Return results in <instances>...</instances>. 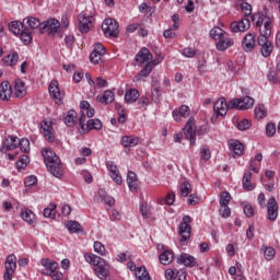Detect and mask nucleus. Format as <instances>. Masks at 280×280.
Instances as JSON below:
<instances>
[{
	"label": "nucleus",
	"mask_w": 280,
	"mask_h": 280,
	"mask_svg": "<svg viewBox=\"0 0 280 280\" xmlns=\"http://www.w3.org/2000/svg\"><path fill=\"white\" fill-rule=\"evenodd\" d=\"M198 202H200V198L196 195H189L188 196V199H187V205H190V206H196L198 205Z\"/></svg>",
	"instance_id": "64"
},
{
	"label": "nucleus",
	"mask_w": 280,
	"mask_h": 280,
	"mask_svg": "<svg viewBox=\"0 0 280 280\" xmlns=\"http://www.w3.org/2000/svg\"><path fill=\"white\" fill-rule=\"evenodd\" d=\"M42 155L44 156V162L48 172L55 176V178H62L65 170L62 168V162L56 152L51 149H43Z\"/></svg>",
	"instance_id": "2"
},
{
	"label": "nucleus",
	"mask_w": 280,
	"mask_h": 280,
	"mask_svg": "<svg viewBox=\"0 0 280 280\" xmlns=\"http://www.w3.org/2000/svg\"><path fill=\"white\" fill-rule=\"evenodd\" d=\"M97 100L101 104H113V102H115V93L110 90H106L103 96H97Z\"/></svg>",
	"instance_id": "36"
},
{
	"label": "nucleus",
	"mask_w": 280,
	"mask_h": 280,
	"mask_svg": "<svg viewBox=\"0 0 280 280\" xmlns=\"http://www.w3.org/2000/svg\"><path fill=\"white\" fill-rule=\"evenodd\" d=\"M160 264L163 266H170L171 262L174 261V252L170 249H163V252L159 256Z\"/></svg>",
	"instance_id": "30"
},
{
	"label": "nucleus",
	"mask_w": 280,
	"mask_h": 280,
	"mask_svg": "<svg viewBox=\"0 0 280 280\" xmlns=\"http://www.w3.org/2000/svg\"><path fill=\"white\" fill-rule=\"evenodd\" d=\"M165 277L167 280H185L187 279V271L184 269H166Z\"/></svg>",
	"instance_id": "19"
},
{
	"label": "nucleus",
	"mask_w": 280,
	"mask_h": 280,
	"mask_svg": "<svg viewBox=\"0 0 280 280\" xmlns=\"http://www.w3.org/2000/svg\"><path fill=\"white\" fill-rule=\"evenodd\" d=\"M40 34H60V21L56 19H49L42 23V26L39 27Z\"/></svg>",
	"instance_id": "7"
},
{
	"label": "nucleus",
	"mask_w": 280,
	"mask_h": 280,
	"mask_svg": "<svg viewBox=\"0 0 280 280\" xmlns=\"http://www.w3.org/2000/svg\"><path fill=\"white\" fill-rule=\"evenodd\" d=\"M139 100V91L137 89L128 90L125 93V102L126 104H132Z\"/></svg>",
	"instance_id": "34"
},
{
	"label": "nucleus",
	"mask_w": 280,
	"mask_h": 280,
	"mask_svg": "<svg viewBox=\"0 0 280 280\" xmlns=\"http://www.w3.org/2000/svg\"><path fill=\"white\" fill-rule=\"evenodd\" d=\"M127 185L130 191H137V174L132 171L127 174Z\"/></svg>",
	"instance_id": "37"
},
{
	"label": "nucleus",
	"mask_w": 280,
	"mask_h": 280,
	"mask_svg": "<svg viewBox=\"0 0 280 280\" xmlns=\"http://www.w3.org/2000/svg\"><path fill=\"white\" fill-rule=\"evenodd\" d=\"M85 130L86 132H91V130H102V120L97 118L88 120Z\"/></svg>",
	"instance_id": "39"
},
{
	"label": "nucleus",
	"mask_w": 280,
	"mask_h": 280,
	"mask_svg": "<svg viewBox=\"0 0 280 280\" xmlns=\"http://www.w3.org/2000/svg\"><path fill=\"white\" fill-rule=\"evenodd\" d=\"M231 107L229 106V103H226V98L221 97L217 101V103L213 106V110L215 115H220L221 117H224L226 115V109Z\"/></svg>",
	"instance_id": "22"
},
{
	"label": "nucleus",
	"mask_w": 280,
	"mask_h": 280,
	"mask_svg": "<svg viewBox=\"0 0 280 280\" xmlns=\"http://www.w3.org/2000/svg\"><path fill=\"white\" fill-rule=\"evenodd\" d=\"M253 106H255V98H253L250 96L234 98L229 102V107L231 108V110L233 108H236V110H248Z\"/></svg>",
	"instance_id": "4"
},
{
	"label": "nucleus",
	"mask_w": 280,
	"mask_h": 280,
	"mask_svg": "<svg viewBox=\"0 0 280 280\" xmlns=\"http://www.w3.org/2000/svg\"><path fill=\"white\" fill-rule=\"evenodd\" d=\"M40 264L44 267V269H42V275H46V277L54 275V271H56L58 268V262L49 260V258H43Z\"/></svg>",
	"instance_id": "18"
},
{
	"label": "nucleus",
	"mask_w": 280,
	"mask_h": 280,
	"mask_svg": "<svg viewBox=\"0 0 280 280\" xmlns=\"http://www.w3.org/2000/svg\"><path fill=\"white\" fill-rule=\"evenodd\" d=\"M172 115H173V119H175L176 121H180L182 117L187 119V117L191 115V109L187 105H182L179 109H174Z\"/></svg>",
	"instance_id": "25"
},
{
	"label": "nucleus",
	"mask_w": 280,
	"mask_h": 280,
	"mask_svg": "<svg viewBox=\"0 0 280 280\" xmlns=\"http://www.w3.org/2000/svg\"><path fill=\"white\" fill-rule=\"evenodd\" d=\"M19 62V54L18 52H11L10 55L7 56L5 58V63L9 65L10 67H14Z\"/></svg>",
	"instance_id": "51"
},
{
	"label": "nucleus",
	"mask_w": 280,
	"mask_h": 280,
	"mask_svg": "<svg viewBox=\"0 0 280 280\" xmlns=\"http://www.w3.org/2000/svg\"><path fill=\"white\" fill-rule=\"evenodd\" d=\"M244 213L246 218H253V215H255V209H253V206L247 203L244 207Z\"/></svg>",
	"instance_id": "63"
},
{
	"label": "nucleus",
	"mask_w": 280,
	"mask_h": 280,
	"mask_svg": "<svg viewBox=\"0 0 280 280\" xmlns=\"http://www.w3.org/2000/svg\"><path fill=\"white\" fill-rule=\"evenodd\" d=\"M18 145H20V150L22 152H25V154H27V152H30V140L26 138H22L20 140V143H18Z\"/></svg>",
	"instance_id": "54"
},
{
	"label": "nucleus",
	"mask_w": 280,
	"mask_h": 280,
	"mask_svg": "<svg viewBox=\"0 0 280 280\" xmlns=\"http://www.w3.org/2000/svg\"><path fill=\"white\" fill-rule=\"evenodd\" d=\"M225 35H226V32L218 26L213 27L210 31V36H211V38H213V40H219Z\"/></svg>",
	"instance_id": "43"
},
{
	"label": "nucleus",
	"mask_w": 280,
	"mask_h": 280,
	"mask_svg": "<svg viewBox=\"0 0 280 280\" xmlns=\"http://www.w3.org/2000/svg\"><path fill=\"white\" fill-rule=\"evenodd\" d=\"M152 69H154V67H152V65H147L144 66V68L135 77V82H139L141 80H143V78H148L150 75V73H152Z\"/></svg>",
	"instance_id": "38"
},
{
	"label": "nucleus",
	"mask_w": 280,
	"mask_h": 280,
	"mask_svg": "<svg viewBox=\"0 0 280 280\" xmlns=\"http://www.w3.org/2000/svg\"><path fill=\"white\" fill-rule=\"evenodd\" d=\"M219 213L223 218H231V208L229 206H220Z\"/></svg>",
	"instance_id": "59"
},
{
	"label": "nucleus",
	"mask_w": 280,
	"mask_h": 280,
	"mask_svg": "<svg viewBox=\"0 0 280 280\" xmlns=\"http://www.w3.org/2000/svg\"><path fill=\"white\" fill-rule=\"evenodd\" d=\"M137 279H150V273L145 270V267H140L136 269Z\"/></svg>",
	"instance_id": "53"
},
{
	"label": "nucleus",
	"mask_w": 280,
	"mask_h": 280,
	"mask_svg": "<svg viewBox=\"0 0 280 280\" xmlns=\"http://www.w3.org/2000/svg\"><path fill=\"white\" fill-rule=\"evenodd\" d=\"M20 215L22 220L26 222V224H30V226H34L36 224V214H34L32 210L27 208H22Z\"/></svg>",
	"instance_id": "26"
},
{
	"label": "nucleus",
	"mask_w": 280,
	"mask_h": 280,
	"mask_svg": "<svg viewBox=\"0 0 280 280\" xmlns=\"http://www.w3.org/2000/svg\"><path fill=\"white\" fill-rule=\"evenodd\" d=\"M230 150H232L236 156H242V154H244V144L238 140H232L230 142Z\"/></svg>",
	"instance_id": "35"
},
{
	"label": "nucleus",
	"mask_w": 280,
	"mask_h": 280,
	"mask_svg": "<svg viewBox=\"0 0 280 280\" xmlns=\"http://www.w3.org/2000/svg\"><path fill=\"white\" fill-rule=\"evenodd\" d=\"M12 97V85L10 82L3 81L0 84V100L8 102Z\"/></svg>",
	"instance_id": "24"
},
{
	"label": "nucleus",
	"mask_w": 280,
	"mask_h": 280,
	"mask_svg": "<svg viewBox=\"0 0 280 280\" xmlns=\"http://www.w3.org/2000/svg\"><path fill=\"white\" fill-rule=\"evenodd\" d=\"M252 23L259 27V36L257 39V45L260 47V54L264 58H270L272 54V42H270V36L272 34V16L267 15V13L257 12L252 15Z\"/></svg>",
	"instance_id": "1"
},
{
	"label": "nucleus",
	"mask_w": 280,
	"mask_h": 280,
	"mask_svg": "<svg viewBox=\"0 0 280 280\" xmlns=\"http://www.w3.org/2000/svg\"><path fill=\"white\" fill-rule=\"evenodd\" d=\"M252 179L253 173L250 171L245 172L242 180L245 191H253L255 189V184L250 183Z\"/></svg>",
	"instance_id": "31"
},
{
	"label": "nucleus",
	"mask_w": 280,
	"mask_h": 280,
	"mask_svg": "<svg viewBox=\"0 0 280 280\" xmlns=\"http://www.w3.org/2000/svg\"><path fill=\"white\" fill-rule=\"evenodd\" d=\"M179 194L184 198H187L189 194H191V184L189 182H184L183 184L179 185Z\"/></svg>",
	"instance_id": "46"
},
{
	"label": "nucleus",
	"mask_w": 280,
	"mask_h": 280,
	"mask_svg": "<svg viewBox=\"0 0 280 280\" xmlns=\"http://www.w3.org/2000/svg\"><path fill=\"white\" fill-rule=\"evenodd\" d=\"M104 56H106V48L102 44L97 43L90 55V61L93 65H100V61Z\"/></svg>",
	"instance_id": "14"
},
{
	"label": "nucleus",
	"mask_w": 280,
	"mask_h": 280,
	"mask_svg": "<svg viewBox=\"0 0 280 280\" xmlns=\"http://www.w3.org/2000/svg\"><path fill=\"white\" fill-rule=\"evenodd\" d=\"M241 10L245 19H247V16H250L253 14V7L248 2H242Z\"/></svg>",
	"instance_id": "52"
},
{
	"label": "nucleus",
	"mask_w": 280,
	"mask_h": 280,
	"mask_svg": "<svg viewBox=\"0 0 280 280\" xmlns=\"http://www.w3.org/2000/svg\"><path fill=\"white\" fill-rule=\"evenodd\" d=\"M200 156L202 161H209V159H211V150H209L207 147H201Z\"/></svg>",
	"instance_id": "57"
},
{
	"label": "nucleus",
	"mask_w": 280,
	"mask_h": 280,
	"mask_svg": "<svg viewBox=\"0 0 280 280\" xmlns=\"http://www.w3.org/2000/svg\"><path fill=\"white\" fill-rule=\"evenodd\" d=\"M267 80L271 82L272 84H279V77L275 72V70L270 69L267 74Z\"/></svg>",
	"instance_id": "56"
},
{
	"label": "nucleus",
	"mask_w": 280,
	"mask_h": 280,
	"mask_svg": "<svg viewBox=\"0 0 280 280\" xmlns=\"http://www.w3.org/2000/svg\"><path fill=\"white\" fill-rule=\"evenodd\" d=\"M191 217L184 215L183 222L178 225V234L180 235L179 242L183 244V242H187L189 237H191Z\"/></svg>",
	"instance_id": "6"
},
{
	"label": "nucleus",
	"mask_w": 280,
	"mask_h": 280,
	"mask_svg": "<svg viewBox=\"0 0 280 280\" xmlns=\"http://www.w3.org/2000/svg\"><path fill=\"white\" fill-rule=\"evenodd\" d=\"M211 127L208 124L200 126L196 131V120L189 118L184 128V137L190 142V145H196V135L202 137V135H208Z\"/></svg>",
	"instance_id": "3"
},
{
	"label": "nucleus",
	"mask_w": 280,
	"mask_h": 280,
	"mask_svg": "<svg viewBox=\"0 0 280 280\" xmlns=\"http://www.w3.org/2000/svg\"><path fill=\"white\" fill-rule=\"evenodd\" d=\"M261 250L264 252L265 259L267 261H272V259H275V255L277 254V252L275 250L273 247L262 245Z\"/></svg>",
	"instance_id": "42"
},
{
	"label": "nucleus",
	"mask_w": 280,
	"mask_h": 280,
	"mask_svg": "<svg viewBox=\"0 0 280 280\" xmlns=\"http://www.w3.org/2000/svg\"><path fill=\"white\" fill-rule=\"evenodd\" d=\"M9 30L15 36H19L23 32V22L13 21L9 24Z\"/></svg>",
	"instance_id": "41"
},
{
	"label": "nucleus",
	"mask_w": 280,
	"mask_h": 280,
	"mask_svg": "<svg viewBox=\"0 0 280 280\" xmlns=\"http://www.w3.org/2000/svg\"><path fill=\"white\" fill-rule=\"evenodd\" d=\"M20 143H21V139H19V137L9 136L4 140V148H7V150H16V148H19Z\"/></svg>",
	"instance_id": "32"
},
{
	"label": "nucleus",
	"mask_w": 280,
	"mask_h": 280,
	"mask_svg": "<svg viewBox=\"0 0 280 280\" xmlns=\"http://www.w3.org/2000/svg\"><path fill=\"white\" fill-rule=\"evenodd\" d=\"M279 218V203L275 197H270L267 202V220L275 222Z\"/></svg>",
	"instance_id": "11"
},
{
	"label": "nucleus",
	"mask_w": 280,
	"mask_h": 280,
	"mask_svg": "<svg viewBox=\"0 0 280 280\" xmlns=\"http://www.w3.org/2000/svg\"><path fill=\"white\" fill-rule=\"evenodd\" d=\"M94 266V272L100 280H109L108 270H110V265H108L104 258H101Z\"/></svg>",
	"instance_id": "10"
},
{
	"label": "nucleus",
	"mask_w": 280,
	"mask_h": 280,
	"mask_svg": "<svg viewBox=\"0 0 280 280\" xmlns=\"http://www.w3.org/2000/svg\"><path fill=\"white\" fill-rule=\"evenodd\" d=\"M27 95V90L25 89V82L21 79H15L14 81V96L15 97H25Z\"/></svg>",
	"instance_id": "29"
},
{
	"label": "nucleus",
	"mask_w": 280,
	"mask_h": 280,
	"mask_svg": "<svg viewBox=\"0 0 280 280\" xmlns=\"http://www.w3.org/2000/svg\"><path fill=\"white\" fill-rule=\"evenodd\" d=\"M94 250L102 257H106V247L104 246V244H102V242H94Z\"/></svg>",
	"instance_id": "49"
},
{
	"label": "nucleus",
	"mask_w": 280,
	"mask_h": 280,
	"mask_svg": "<svg viewBox=\"0 0 280 280\" xmlns=\"http://www.w3.org/2000/svg\"><path fill=\"white\" fill-rule=\"evenodd\" d=\"M233 45H235V39L230 38L229 35L225 34V36L217 40L215 47L218 51H226V49H229V47H233Z\"/></svg>",
	"instance_id": "20"
},
{
	"label": "nucleus",
	"mask_w": 280,
	"mask_h": 280,
	"mask_svg": "<svg viewBox=\"0 0 280 280\" xmlns=\"http://www.w3.org/2000/svg\"><path fill=\"white\" fill-rule=\"evenodd\" d=\"M79 32L81 34H89L93 30V23H95V18L93 15H86V13L79 14Z\"/></svg>",
	"instance_id": "8"
},
{
	"label": "nucleus",
	"mask_w": 280,
	"mask_h": 280,
	"mask_svg": "<svg viewBox=\"0 0 280 280\" xmlns=\"http://www.w3.org/2000/svg\"><path fill=\"white\" fill-rule=\"evenodd\" d=\"M182 54L185 58H194L196 56V50L191 47H187L183 49Z\"/></svg>",
	"instance_id": "62"
},
{
	"label": "nucleus",
	"mask_w": 280,
	"mask_h": 280,
	"mask_svg": "<svg viewBox=\"0 0 280 280\" xmlns=\"http://www.w3.org/2000/svg\"><path fill=\"white\" fill-rule=\"evenodd\" d=\"M42 132L48 143H54V141H56V135L54 133V126H51V122L44 120L42 125Z\"/></svg>",
	"instance_id": "17"
},
{
	"label": "nucleus",
	"mask_w": 280,
	"mask_h": 280,
	"mask_svg": "<svg viewBox=\"0 0 280 280\" xmlns=\"http://www.w3.org/2000/svg\"><path fill=\"white\" fill-rule=\"evenodd\" d=\"M84 259L88 264H91L92 266H95L96 264L102 261V257L91 253L85 254Z\"/></svg>",
	"instance_id": "47"
},
{
	"label": "nucleus",
	"mask_w": 280,
	"mask_h": 280,
	"mask_svg": "<svg viewBox=\"0 0 280 280\" xmlns=\"http://www.w3.org/2000/svg\"><path fill=\"white\" fill-rule=\"evenodd\" d=\"M18 36L24 45H30V43H32V31H30V28L22 27V32Z\"/></svg>",
	"instance_id": "40"
},
{
	"label": "nucleus",
	"mask_w": 280,
	"mask_h": 280,
	"mask_svg": "<svg viewBox=\"0 0 280 280\" xmlns=\"http://www.w3.org/2000/svg\"><path fill=\"white\" fill-rule=\"evenodd\" d=\"M4 280H12V277H14V271L16 270V256L14 254H10L4 264Z\"/></svg>",
	"instance_id": "9"
},
{
	"label": "nucleus",
	"mask_w": 280,
	"mask_h": 280,
	"mask_svg": "<svg viewBox=\"0 0 280 280\" xmlns=\"http://www.w3.org/2000/svg\"><path fill=\"white\" fill-rule=\"evenodd\" d=\"M75 119H78V113L71 109L63 117V124H66V126L69 128H73V126H75Z\"/></svg>",
	"instance_id": "33"
},
{
	"label": "nucleus",
	"mask_w": 280,
	"mask_h": 280,
	"mask_svg": "<svg viewBox=\"0 0 280 280\" xmlns=\"http://www.w3.org/2000/svg\"><path fill=\"white\" fill-rule=\"evenodd\" d=\"M256 45L257 43L255 40V35H253L252 33H248L247 35H245L242 42V47L244 51H246L247 54H250V51L255 49Z\"/></svg>",
	"instance_id": "21"
},
{
	"label": "nucleus",
	"mask_w": 280,
	"mask_h": 280,
	"mask_svg": "<svg viewBox=\"0 0 280 280\" xmlns=\"http://www.w3.org/2000/svg\"><path fill=\"white\" fill-rule=\"evenodd\" d=\"M150 105V98H148V96H141L138 101V106L140 108H148V106Z\"/></svg>",
	"instance_id": "61"
},
{
	"label": "nucleus",
	"mask_w": 280,
	"mask_h": 280,
	"mask_svg": "<svg viewBox=\"0 0 280 280\" xmlns=\"http://www.w3.org/2000/svg\"><path fill=\"white\" fill-rule=\"evenodd\" d=\"M250 28V20L248 18H243L238 22H232L230 25L231 32L237 34V32H246Z\"/></svg>",
	"instance_id": "16"
},
{
	"label": "nucleus",
	"mask_w": 280,
	"mask_h": 280,
	"mask_svg": "<svg viewBox=\"0 0 280 280\" xmlns=\"http://www.w3.org/2000/svg\"><path fill=\"white\" fill-rule=\"evenodd\" d=\"M106 167L114 183H116V185H121V183H124V179L121 178V174H119V168L117 167V164H115V162L113 161H108L106 162Z\"/></svg>",
	"instance_id": "15"
},
{
	"label": "nucleus",
	"mask_w": 280,
	"mask_h": 280,
	"mask_svg": "<svg viewBox=\"0 0 280 280\" xmlns=\"http://www.w3.org/2000/svg\"><path fill=\"white\" fill-rule=\"evenodd\" d=\"M177 264L186 266V268H194L196 266V259L189 254H182L177 258Z\"/></svg>",
	"instance_id": "27"
},
{
	"label": "nucleus",
	"mask_w": 280,
	"mask_h": 280,
	"mask_svg": "<svg viewBox=\"0 0 280 280\" xmlns=\"http://www.w3.org/2000/svg\"><path fill=\"white\" fill-rule=\"evenodd\" d=\"M122 148H137L139 145V138L137 136H124L120 139Z\"/></svg>",
	"instance_id": "28"
},
{
	"label": "nucleus",
	"mask_w": 280,
	"mask_h": 280,
	"mask_svg": "<svg viewBox=\"0 0 280 280\" xmlns=\"http://www.w3.org/2000/svg\"><path fill=\"white\" fill-rule=\"evenodd\" d=\"M22 27L28 28V31L37 30V27H43V23L38 18H25L22 22Z\"/></svg>",
	"instance_id": "23"
},
{
	"label": "nucleus",
	"mask_w": 280,
	"mask_h": 280,
	"mask_svg": "<svg viewBox=\"0 0 280 280\" xmlns=\"http://www.w3.org/2000/svg\"><path fill=\"white\" fill-rule=\"evenodd\" d=\"M102 30L106 38H117L119 36V24L114 19L104 20Z\"/></svg>",
	"instance_id": "5"
},
{
	"label": "nucleus",
	"mask_w": 280,
	"mask_h": 280,
	"mask_svg": "<svg viewBox=\"0 0 280 280\" xmlns=\"http://www.w3.org/2000/svg\"><path fill=\"white\" fill-rule=\"evenodd\" d=\"M276 132H277V127L275 126V122H268L266 125L267 137H275Z\"/></svg>",
	"instance_id": "55"
},
{
	"label": "nucleus",
	"mask_w": 280,
	"mask_h": 280,
	"mask_svg": "<svg viewBox=\"0 0 280 280\" xmlns=\"http://www.w3.org/2000/svg\"><path fill=\"white\" fill-rule=\"evenodd\" d=\"M154 56H152V52H150V49L143 47L137 55H136V62L138 65H144V67H148V65H152Z\"/></svg>",
	"instance_id": "13"
},
{
	"label": "nucleus",
	"mask_w": 280,
	"mask_h": 280,
	"mask_svg": "<svg viewBox=\"0 0 280 280\" xmlns=\"http://www.w3.org/2000/svg\"><path fill=\"white\" fill-rule=\"evenodd\" d=\"M48 91L52 100H55L56 104H62V100H65V92L60 91L58 81L52 80L48 86Z\"/></svg>",
	"instance_id": "12"
},
{
	"label": "nucleus",
	"mask_w": 280,
	"mask_h": 280,
	"mask_svg": "<svg viewBox=\"0 0 280 280\" xmlns=\"http://www.w3.org/2000/svg\"><path fill=\"white\" fill-rule=\"evenodd\" d=\"M66 228L69 233H79V231H82V225L78 221H68Z\"/></svg>",
	"instance_id": "44"
},
{
	"label": "nucleus",
	"mask_w": 280,
	"mask_h": 280,
	"mask_svg": "<svg viewBox=\"0 0 280 280\" xmlns=\"http://www.w3.org/2000/svg\"><path fill=\"white\" fill-rule=\"evenodd\" d=\"M267 115H268V112L266 110V106L264 104H258L255 107L256 119H264Z\"/></svg>",
	"instance_id": "45"
},
{
	"label": "nucleus",
	"mask_w": 280,
	"mask_h": 280,
	"mask_svg": "<svg viewBox=\"0 0 280 280\" xmlns=\"http://www.w3.org/2000/svg\"><path fill=\"white\" fill-rule=\"evenodd\" d=\"M229 202H231V194L229 191L221 192L219 200L220 207H229Z\"/></svg>",
	"instance_id": "48"
},
{
	"label": "nucleus",
	"mask_w": 280,
	"mask_h": 280,
	"mask_svg": "<svg viewBox=\"0 0 280 280\" xmlns=\"http://www.w3.org/2000/svg\"><path fill=\"white\" fill-rule=\"evenodd\" d=\"M250 126H252V124H250V120H248V119H243L242 121H240L237 124L238 130H242V131L248 130V128H250Z\"/></svg>",
	"instance_id": "60"
},
{
	"label": "nucleus",
	"mask_w": 280,
	"mask_h": 280,
	"mask_svg": "<svg viewBox=\"0 0 280 280\" xmlns=\"http://www.w3.org/2000/svg\"><path fill=\"white\" fill-rule=\"evenodd\" d=\"M30 163V156L22 155L16 162L18 170H25L27 167V164Z\"/></svg>",
	"instance_id": "50"
},
{
	"label": "nucleus",
	"mask_w": 280,
	"mask_h": 280,
	"mask_svg": "<svg viewBox=\"0 0 280 280\" xmlns=\"http://www.w3.org/2000/svg\"><path fill=\"white\" fill-rule=\"evenodd\" d=\"M36 183H38V178L34 175L26 177L24 180L25 187H34V185H36Z\"/></svg>",
	"instance_id": "58"
}]
</instances>
